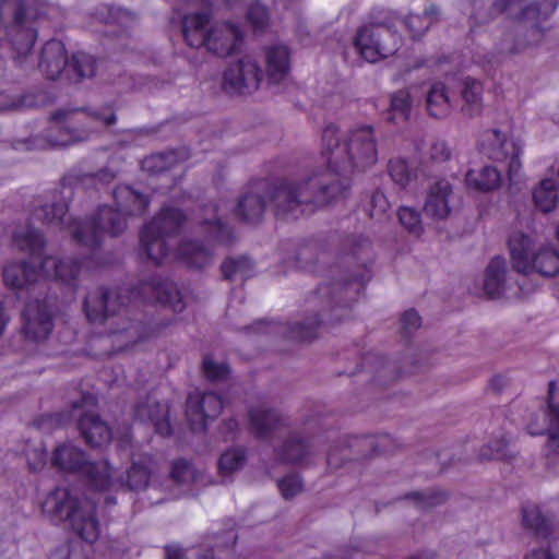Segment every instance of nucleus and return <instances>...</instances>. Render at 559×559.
<instances>
[{
	"label": "nucleus",
	"mask_w": 559,
	"mask_h": 559,
	"mask_svg": "<svg viewBox=\"0 0 559 559\" xmlns=\"http://www.w3.org/2000/svg\"><path fill=\"white\" fill-rule=\"evenodd\" d=\"M527 431L532 436L547 432V448L549 452L559 454V405L548 404V411L540 409L527 424Z\"/></svg>",
	"instance_id": "nucleus-23"
},
{
	"label": "nucleus",
	"mask_w": 559,
	"mask_h": 559,
	"mask_svg": "<svg viewBox=\"0 0 559 559\" xmlns=\"http://www.w3.org/2000/svg\"><path fill=\"white\" fill-rule=\"evenodd\" d=\"M269 203V182L255 180L238 197L235 215L247 224H258L262 221Z\"/></svg>",
	"instance_id": "nucleus-17"
},
{
	"label": "nucleus",
	"mask_w": 559,
	"mask_h": 559,
	"mask_svg": "<svg viewBox=\"0 0 559 559\" xmlns=\"http://www.w3.org/2000/svg\"><path fill=\"white\" fill-rule=\"evenodd\" d=\"M345 191V183L329 171H319L300 180L283 179L274 186L269 183L270 203L275 216L286 221L310 214Z\"/></svg>",
	"instance_id": "nucleus-4"
},
{
	"label": "nucleus",
	"mask_w": 559,
	"mask_h": 559,
	"mask_svg": "<svg viewBox=\"0 0 559 559\" xmlns=\"http://www.w3.org/2000/svg\"><path fill=\"white\" fill-rule=\"evenodd\" d=\"M202 227L207 234V238L218 242H229L231 239V230L229 226L215 217L213 219H204Z\"/></svg>",
	"instance_id": "nucleus-50"
},
{
	"label": "nucleus",
	"mask_w": 559,
	"mask_h": 559,
	"mask_svg": "<svg viewBox=\"0 0 559 559\" xmlns=\"http://www.w3.org/2000/svg\"><path fill=\"white\" fill-rule=\"evenodd\" d=\"M399 219L401 224L413 235L419 236L423 230L420 213L411 206H402L399 212Z\"/></svg>",
	"instance_id": "nucleus-51"
},
{
	"label": "nucleus",
	"mask_w": 559,
	"mask_h": 559,
	"mask_svg": "<svg viewBox=\"0 0 559 559\" xmlns=\"http://www.w3.org/2000/svg\"><path fill=\"white\" fill-rule=\"evenodd\" d=\"M247 460L246 449L235 447L226 450L218 459V472L222 476H227L242 468Z\"/></svg>",
	"instance_id": "nucleus-47"
},
{
	"label": "nucleus",
	"mask_w": 559,
	"mask_h": 559,
	"mask_svg": "<svg viewBox=\"0 0 559 559\" xmlns=\"http://www.w3.org/2000/svg\"><path fill=\"white\" fill-rule=\"evenodd\" d=\"M546 29L538 24H534L526 29L519 26L515 31L503 33L499 44L498 51L501 55L519 53L525 48L539 44L545 35Z\"/></svg>",
	"instance_id": "nucleus-24"
},
{
	"label": "nucleus",
	"mask_w": 559,
	"mask_h": 559,
	"mask_svg": "<svg viewBox=\"0 0 559 559\" xmlns=\"http://www.w3.org/2000/svg\"><path fill=\"white\" fill-rule=\"evenodd\" d=\"M296 264L302 270H311L317 261L316 248L311 245L302 246L298 249Z\"/></svg>",
	"instance_id": "nucleus-59"
},
{
	"label": "nucleus",
	"mask_w": 559,
	"mask_h": 559,
	"mask_svg": "<svg viewBox=\"0 0 559 559\" xmlns=\"http://www.w3.org/2000/svg\"><path fill=\"white\" fill-rule=\"evenodd\" d=\"M249 419L252 432L262 440L271 439L286 426L276 409L264 405L250 408Z\"/></svg>",
	"instance_id": "nucleus-27"
},
{
	"label": "nucleus",
	"mask_w": 559,
	"mask_h": 559,
	"mask_svg": "<svg viewBox=\"0 0 559 559\" xmlns=\"http://www.w3.org/2000/svg\"><path fill=\"white\" fill-rule=\"evenodd\" d=\"M489 142L486 154L492 160L502 162L509 159L508 177L510 181L518 176L522 164L520 156L523 153L522 144L513 139H507L498 129L486 133Z\"/></svg>",
	"instance_id": "nucleus-19"
},
{
	"label": "nucleus",
	"mask_w": 559,
	"mask_h": 559,
	"mask_svg": "<svg viewBox=\"0 0 559 559\" xmlns=\"http://www.w3.org/2000/svg\"><path fill=\"white\" fill-rule=\"evenodd\" d=\"M389 174L392 180L401 188L406 187L412 178V173L409 171L406 162L403 159L390 160Z\"/></svg>",
	"instance_id": "nucleus-55"
},
{
	"label": "nucleus",
	"mask_w": 559,
	"mask_h": 559,
	"mask_svg": "<svg viewBox=\"0 0 559 559\" xmlns=\"http://www.w3.org/2000/svg\"><path fill=\"white\" fill-rule=\"evenodd\" d=\"M262 75L258 62L246 56L225 69L222 87L230 95H250L259 88Z\"/></svg>",
	"instance_id": "nucleus-14"
},
{
	"label": "nucleus",
	"mask_w": 559,
	"mask_h": 559,
	"mask_svg": "<svg viewBox=\"0 0 559 559\" xmlns=\"http://www.w3.org/2000/svg\"><path fill=\"white\" fill-rule=\"evenodd\" d=\"M43 512L53 521L69 522L75 534L86 543L99 536L96 503L68 488H56L41 504Z\"/></svg>",
	"instance_id": "nucleus-6"
},
{
	"label": "nucleus",
	"mask_w": 559,
	"mask_h": 559,
	"mask_svg": "<svg viewBox=\"0 0 559 559\" xmlns=\"http://www.w3.org/2000/svg\"><path fill=\"white\" fill-rule=\"evenodd\" d=\"M45 95L40 93H27L19 97H9L0 94V111L22 110L43 105Z\"/></svg>",
	"instance_id": "nucleus-46"
},
{
	"label": "nucleus",
	"mask_w": 559,
	"mask_h": 559,
	"mask_svg": "<svg viewBox=\"0 0 559 559\" xmlns=\"http://www.w3.org/2000/svg\"><path fill=\"white\" fill-rule=\"evenodd\" d=\"M95 404V397L91 393H82L79 400H75L71 403L72 412L75 413L78 411H83L87 406H93Z\"/></svg>",
	"instance_id": "nucleus-63"
},
{
	"label": "nucleus",
	"mask_w": 559,
	"mask_h": 559,
	"mask_svg": "<svg viewBox=\"0 0 559 559\" xmlns=\"http://www.w3.org/2000/svg\"><path fill=\"white\" fill-rule=\"evenodd\" d=\"M170 475L176 484L185 485L194 479L195 473L188 461L180 459L173 463Z\"/></svg>",
	"instance_id": "nucleus-53"
},
{
	"label": "nucleus",
	"mask_w": 559,
	"mask_h": 559,
	"mask_svg": "<svg viewBox=\"0 0 559 559\" xmlns=\"http://www.w3.org/2000/svg\"><path fill=\"white\" fill-rule=\"evenodd\" d=\"M14 245L23 252L31 253L39 259L41 272L47 277H52L66 284H74L81 270V263L76 259H57L55 257H44L46 245L44 235L34 227H27L13 234Z\"/></svg>",
	"instance_id": "nucleus-10"
},
{
	"label": "nucleus",
	"mask_w": 559,
	"mask_h": 559,
	"mask_svg": "<svg viewBox=\"0 0 559 559\" xmlns=\"http://www.w3.org/2000/svg\"><path fill=\"white\" fill-rule=\"evenodd\" d=\"M136 299L158 302L174 312H181L186 305L175 283L157 275L141 280L134 288L97 287L91 290L83 302L87 320L93 324H104L112 319L110 334H122L127 343H136L153 336L156 328L134 317L133 304Z\"/></svg>",
	"instance_id": "nucleus-1"
},
{
	"label": "nucleus",
	"mask_w": 559,
	"mask_h": 559,
	"mask_svg": "<svg viewBox=\"0 0 559 559\" xmlns=\"http://www.w3.org/2000/svg\"><path fill=\"white\" fill-rule=\"evenodd\" d=\"M358 552L356 548H342L335 552H329L323 556L322 559H355V555Z\"/></svg>",
	"instance_id": "nucleus-64"
},
{
	"label": "nucleus",
	"mask_w": 559,
	"mask_h": 559,
	"mask_svg": "<svg viewBox=\"0 0 559 559\" xmlns=\"http://www.w3.org/2000/svg\"><path fill=\"white\" fill-rule=\"evenodd\" d=\"M289 72V51L286 46H273L266 51V79L271 84L281 83Z\"/></svg>",
	"instance_id": "nucleus-34"
},
{
	"label": "nucleus",
	"mask_w": 559,
	"mask_h": 559,
	"mask_svg": "<svg viewBox=\"0 0 559 559\" xmlns=\"http://www.w3.org/2000/svg\"><path fill=\"white\" fill-rule=\"evenodd\" d=\"M525 559H559V537L550 542L548 549L533 550Z\"/></svg>",
	"instance_id": "nucleus-61"
},
{
	"label": "nucleus",
	"mask_w": 559,
	"mask_h": 559,
	"mask_svg": "<svg viewBox=\"0 0 559 559\" xmlns=\"http://www.w3.org/2000/svg\"><path fill=\"white\" fill-rule=\"evenodd\" d=\"M450 156L447 144L442 141L433 142L430 146V157L437 162H443Z\"/></svg>",
	"instance_id": "nucleus-62"
},
{
	"label": "nucleus",
	"mask_w": 559,
	"mask_h": 559,
	"mask_svg": "<svg viewBox=\"0 0 559 559\" xmlns=\"http://www.w3.org/2000/svg\"><path fill=\"white\" fill-rule=\"evenodd\" d=\"M81 111V109L66 110L58 109L51 114V120L56 126L50 127L44 135H35L27 140H17L13 146L15 150L24 147L25 150H45L48 147L68 146L78 142L86 141L90 136L91 130L78 129L75 127L61 126L60 123L67 122L70 115ZM86 111L90 117L95 120L102 121L105 126L109 127L117 122V116L110 107L99 110L82 109Z\"/></svg>",
	"instance_id": "nucleus-7"
},
{
	"label": "nucleus",
	"mask_w": 559,
	"mask_h": 559,
	"mask_svg": "<svg viewBox=\"0 0 559 559\" xmlns=\"http://www.w3.org/2000/svg\"><path fill=\"white\" fill-rule=\"evenodd\" d=\"M134 416L143 423H151L155 431L160 436L171 435V427L168 420V407L159 403L152 395L140 400L134 405Z\"/></svg>",
	"instance_id": "nucleus-25"
},
{
	"label": "nucleus",
	"mask_w": 559,
	"mask_h": 559,
	"mask_svg": "<svg viewBox=\"0 0 559 559\" xmlns=\"http://www.w3.org/2000/svg\"><path fill=\"white\" fill-rule=\"evenodd\" d=\"M96 72V59L83 51L74 53L68 62L66 74L76 82L92 78Z\"/></svg>",
	"instance_id": "nucleus-42"
},
{
	"label": "nucleus",
	"mask_w": 559,
	"mask_h": 559,
	"mask_svg": "<svg viewBox=\"0 0 559 559\" xmlns=\"http://www.w3.org/2000/svg\"><path fill=\"white\" fill-rule=\"evenodd\" d=\"M440 17V9L436 4H430L423 14H408L404 19V24L413 38L421 37L432 24Z\"/></svg>",
	"instance_id": "nucleus-39"
},
{
	"label": "nucleus",
	"mask_w": 559,
	"mask_h": 559,
	"mask_svg": "<svg viewBox=\"0 0 559 559\" xmlns=\"http://www.w3.org/2000/svg\"><path fill=\"white\" fill-rule=\"evenodd\" d=\"M512 456L509 449V441L504 438L493 440L492 442L484 445L479 451V459L481 461L491 460H507Z\"/></svg>",
	"instance_id": "nucleus-49"
},
{
	"label": "nucleus",
	"mask_w": 559,
	"mask_h": 559,
	"mask_svg": "<svg viewBox=\"0 0 559 559\" xmlns=\"http://www.w3.org/2000/svg\"><path fill=\"white\" fill-rule=\"evenodd\" d=\"M350 254L357 262L356 269L340 280L320 285L305 300L307 317L287 326V337L309 342L317 337L319 326L325 322L341 321L347 309L371 278V242L364 236L350 239Z\"/></svg>",
	"instance_id": "nucleus-3"
},
{
	"label": "nucleus",
	"mask_w": 559,
	"mask_h": 559,
	"mask_svg": "<svg viewBox=\"0 0 559 559\" xmlns=\"http://www.w3.org/2000/svg\"><path fill=\"white\" fill-rule=\"evenodd\" d=\"M378 452L376 438L372 436L348 437L328 452V465L338 468L346 460H360Z\"/></svg>",
	"instance_id": "nucleus-21"
},
{
	"label": "nucleus",
	"mask_w": 559,
	"mask_h": 559,
	"mask_svg": "<svg viewBox=\"0 0 559 559\" xmlns=\"http://www.w3.org/2000/svg\"><path fill=\"white\" fill-rule=\"evenodd\" d=\"M402 45V37L389 16L371 15L369 23L357 29L354 46L368 62H377L394 55Z\"/></svg>",
	"instance_id": "nucleus-9"
},
{
	"label": "nucleus",
	"mask_w": 559,
	"mask_h": 559,
	"mask_svg": "<svg viewBox=\"0 0 559 559\" xmlns=\"http://www.w3.org/2000/svg\"><path fill=\"white\" fill-rule=\"evenodd\" d=\"M523 0H495L493 9L499 13H506L509 17L522 23L540 25L548 20L558 8L557 0L533 1L522 4Z\"/></svg>",
	"instance_id": "nucleus-16"
},
{
	"label": "nucleus",
	"mask_w": 559,
	"mask_h": 559,
	"mask_svg": "<svg viewBox=\"0 0 559 559\" xmlns=\"http://www.w3.org/2000/svg\"><path fill=\"white\" fill-rule=\"evenodd\" d=\"M468 187L487 192L496 190L501 185V174L492 166H485L480 170H468L465 175Z\"/></svg>",
	"instance_id": "nucleus-38"
},
{
	"label": "nucleus",
	"mask_w": 559,
	"mask_h": 559,
	"mask_svg": "<svg viewBox=\"0 0 559 559\" xmlns=\"http://www.w3.org/2000/svg\"><path fill=\"white\" fill-rule=\"evenodd\" d=\"M35 17V10L25 0H1L0 2V21L11 37L19 57H25L36 41Z\"/></svg>",
	"instance_id": "nucleus-12"
},
{
	"label": "nucleus",
	"mask_w": 559,
	"mask_h": 559,
	"mask_svg": "<svg viewBox=\"0 0 559 559\" xmlns=\"http://www.w3.org/2000/svg\"><path fill=\"white\" fill-rule=\"evenodd\" d=\"M152 459L148 455H142L138 461H132L126 475L121 476L120 486L130 491H142L150 483L152 474Z\"/></svg>",
	"instance_id": "nucleus-32"
},
{
	"label": "nucleus",
	"mask_w": 559,
	"mask_h": 559,
	"mask_svg": "<svg viewBox=\"0 0 559 559\" xmlns=\"http://www.w3.org/2000/svg\"><path fill=\"white\" fill-rule=\"evenodd\" d=\"M533 201L540 212H552L558 204V183L551 178H545L533 189Z\"/></svg>",
	"instance_id": "nucleus-37"
},
{
	"label": "nucleus",
	"mask_w": 559,
	"mask_h": 559,
	"mask_svg": "<svg viewBox=\"0 0 559 559\" xmlns=\"http://www.w3.org/2000/svg\"><path fill=\"white\" fill-rule=\"evenodd\" d=\"M316 453L313 439L298 431L288 433L282 444L274 448L275 459L292 465H308Z\"/></svg>",
	"instance_id": "nucleus-20"
},
{
	"label": "nucleus",
	"mask_w": 559,
	"mask_h": 559,
	"mask_svg": "<svg viewBox=\"0 0 559 559\" xmlns=\"http://www.w3.org/2000/svg\"><path fill=\"white\" fill-rule=\"evenodd\" d=\"M450 107L447 86L441 82L433 83L427 93L429 115L435 118H444L449 115Z\"/></svg>",
	"instance_id": "nucleus-41"
},
{
	"label": "nucleus",
	"mask_w": 559,
	"mask_h": 559,
	"mask_svg": "<svg viewBox=\"0 0 559 559\" xmlns=\"http://www.w3.org/2000/svg\"><path fill=\"white\" fill-rule=\"evenodd\" d=\"M72 195L70 188L53 190L48 200L37 206L33 218L44 224L68 229L73 240L91 251L97 249L105 234L116 237L127 227L126 215H142L147 210L150 200L129 186H119L114 190L116 209L99 206L90 218L78 222L68 217V202Z\"/></svg>",
	"instance_id": "nucleus-2"
},
{
	"label": "nucleus",
	"mask_w": 559,
	"mask_h": 559,
	"mask_svg": "<svg viewBox=\"0 0 559 559\" xmlns=\"http://www.w3.org/2000/svg\"><path fill=\"white\" fill-rule=\"evenodd\" d=\"M506 261L501 257H495L485 271L484 292L490 299L500 298L506 292Z\"/></svg>",
	"instance_id": "nucleus-33"
},
{
	"label": "nucleus",
	"mask_w": 559,
	"mask_h": 559,
	"mask_svg": "<svg viewBox=\"0 0 559 559\" xmlns=\"http://www.w3.org/2000/svg\"><path fill=\"white\" fill-rule=\"evenodd\" d=\"M522 515L523 525L536 536L546 538L550 535L552 528L551 520L544 515L537 506H524L522 508Z\"/></svg>",
	"instance_id": "nucleus-40"
},
{
	"label": "nucleus",
	"mask_w": 559,
	"mask_h": 559,
	"mask_svg": "<svg viewBox=\"0 0 559 559\" xmlns=\"http://www.w3.org/2000/svg\"><path fill=\"white\" fill-rule=\"evenodd\" d=\"M178 162L175 151L152 154L143 159L142 167L150 174L164 173L176 165Z\"/></svg>",
	"instance_id": "nucleus-48"
},
{
	"label": "nucleus",
	"mask_w": 559,
	"mask_h": 559,
	"mask_svg": "<svg viewBox=\"0 0 559 559\" xmlns=\"http://www.w3.org/2000/svg\"><path fill=\"white\" fill-rule=\"evenodd\" d=\"M68 62L63 43L50 39L41 49L38 67L47 79L56 80L67 70Z\"/></svg>",
	"instance_id": "nucleus-29"
},
{
	"label": "nucleus",
	"mask_w": 559,
	"mask_h": 559,
	"mask_svg": "<svg viewBox=\"0 0 559 559\" xmlns=\"http://www.w3.org/2000/svg\"><path fill=\"white\" fill-rule=\"evenodd\" d=\"M483 86L479 81L466 78L463 81L462 97L466 105L462 107V111L468 117H473L480 111Z\"/></svg>",
	"instance_id": "nucleus-45"
},
{
	"label": "nucleus",
	"mask_w": 559,
	"mask_h": 559,
	"mask_svg": "<svg viewBox=\"0 0 559 559\" xmlns=\"http://www.w3.org/2000/svg\"><path fill=\"white\" fill-rule=\"evenodd\" d=\"M284 499L288 500L302 491V479L298 474H289L277 483Z\"/></svg>",
	"instance_id": "nucleus-54"
},
{
	"label": "nucleus",
	"mask_w": 559,
	"mask_h": 559,
	"mask_svg": "<svg viewBox=\"0 0 559 559\" xmlns=\"http://www.w3.org/2000/svg\"><path fill=\"white\" fill-rule=\"evenodd\" d=\"M223 277L227 281H245L253 274V263L247 257L228 258L221 265Z\"/></svg>",
	"instance_id": "nucleus-44"
},
{
	"label": "nucleus",
	"mask_w": 559,
	"mask_h": 559,
	"mask_svg": "<svg viewBox=\"0 0 559 559\" xmlns=\"http://www.w3.org/2000/svg\"><path fill=\"white\" fill-rule=\"evenodd\" d=\"M452 194V186L448 180L441 179L433 182L427 192L424 204L425 214L436 221L445 219L451 212L449 197Z\"/></svg>",
	"instance_id": "nucleus-28"
},
{
	"label": "nucleus",
	"mask_w": 559,
	"mask_h": 559,
	"mask_svg": "<svg viewBox=\"0 0 559 559\" xmlns=\"http://www.w3.org/2000/svg\"><path fill=\"white\" fill-rule=\"evenodd\" d=\"M224 403L214 392L190 393L186 402V416L192 431H205L209 423L222 413Z\"/></svg>",
	"instance_id": "nucleus-15"
},
{
	"label": "nucleus",
	"mask_w": 559,
	"mask_h": 559,
	"mask_svg": "<svg viewBox=\"0 0 559 559\" xmlns=\"http://www.w3.org/2000/svg\"><path fill=\"white\" fill-rule=\"evenodd\" d=\"M509 249L512 267L518 273H538L545 277L559 273V251L554 247L543 246L535 250L530 236L514 233L509 238Z\"/></svg>",
	"instance_id": "nucleus-8"
},
{
	"label": "nucleus",
	"mask_w": 559,
	"mask_h": 559,
	"mask_svg": "<svg viewBox=\"0 0 559 559\" xmlns=\"http://www.w3.org/2000/svg\"><path fill=\"white\" fill-rule=\"evenodd\" d=\"M203 372L210 381L225 380L229 373V368L225 364H217L211 357L206 356L203 359Z\"/></svg>",
	"instance_id": "nucleus-57"
},
{
	"label": "nucleus",
	"mask_w": 559,
	"mask_h": 559,
	"mask_svg": "<svg viewBox=\"0 0 559 559\" xmlns=\"http://www.w3.org/2000/svg\"><path fill=\"white\" fill-rule=\"evenodd\" d=\"M406 499L416 501L421 507H432L445 499V493L438 490L413 491L405 496Z\"/></svg>",
	"instance_id": "nucleus-56"
},
{
	"label": "nucleus",
	"mask_w": 559,
	"mask_h": 559,
	"mask_svg": "<svg viewBox=\"0 0 559 559\" xmlns=\"http://www.w3.org/2000/svg\"><path fill=\"white\" fill-rule=\"evenodd\" d=\"M361 368L373 374V381L386 385L397 378L395 367L384 357L368 353L361 358Z\"/></svg>",
	"instance_id": "nucleus-36"
},
{
	"label": "nucleus",
	"mask_w": 559,
	"mask_h": 559,
	"mask_svg": "<svg viewBox=\"0 0 559 559\" xmlns=\"http://www.w3.org/2000/svg\"><path fill=\"white\" fill-rule=\"evenodd\" d=\"M28 254V261L13 262L3 269V281L8 286L23 288L37 281L41 272L39 259Z\"/></svg>",
	"instance_id": "nucleus-30"
},
{
	"label": "nucleus",
	"mask_w": 559,
	"mask_h": 559,
	"mask_svg": "<svg viewBox=\"0 0 559 559\" xmlns=\"http://www.w3.org/2000/svg\"><path fill=\"white\" fill-rule=\"evenodd\" d=\"M186 216L176 207H164L144 226L140 234L142 250L155 264H160L169 253L168 238L179 234Z\"/></svg>",
	"instance_id": "nucleus-11"
},
{
	"label": "nucleus",
	"mask_w": 559,
	"mask_h": 559,
	"mask_svg": "<svg viewBox=\"0 0 559 559\" xmlns=\"http://www.w3.org/2000/svg\"><path fill=\"white\" fill-rule=\"evenodd\" d=\"M25 338L40 342L48 337L53 328L52 313L46 300L28 301L22 312Z\"/></svg>",
	"instance_id": "nucleus-18"
},
{
	"label": "nucleus",
	"mask_w": 559,
	"mask_h": 559,
	"mask_svg": "<svg viewBox=\"0 0 559 559\" xmlns=\"http://www.w3.org/2000/svg\"><path fill=\"white\" fill-rule=\"evenodd\" d=\"M413 98L408 88H402L394 92L390 98V108L388 121H406L412 110Z\"/></svg>",
	"instance_id": "nucleus-43"
},
{
	"label": "nucleus",
	"mask_w": 559,
	"mask_h": 559,
	"mask_svg": "<svg viewBox=\"0 0 559 559\" xmlns=\"http://www.w3.org/2000/svg\"><path fill=\"white\" fill-rule=\"evenodd\" d=\"M390 210V202L385 194L379 190L374 191L369 202V216L376 221H383Z\"/></svg>",
	"instance_id": "nucleus-52"
},
{
	"label": "nucleus",
	"mask_w": 559,
	"mask_h": 559,
	"mask_svg": "<svg viewBox=\"0 0 559 559\" xmlns=\"http://www.w3.org/2000/svg\"><path fill=\"white\" fill-rule=\"evenodd\" d=\"M211 14L209 12H198L188 14L182 20V35L192 48L205 46Z\"/></svg>",
	"instance_id": "nucleus-31"
},
{
	"label": "nucleus",
	"mask_w": 559,
	"mask_h": 559,
	"mask_svg": "<svg viewBox=\"0 0 559 559\" xmlns=\"http://www.w3.org/2000/svg\"><path fill=\"white\" fill-rule=\"evenodd\" d=\"M242 39V33L236 24L219 23L207 32L204 47L217 57H227L240 48Z\"/></svg>",
	"instance_id": "nucleus-22"
},
{
	"label": "nucleus",
	"mask_w": 559,
	"mask_h": 559,
	"mask_svg": "<svg viewBox=\"0 0 559 559\" xmlns=\"http://www.w3.org/2000/svg\"><path fill=\"white\" fill-rule=\"evenodd\" d=\"M322 154L326 157L329 168L342 180L346 189L349 187L347 177L355 170H365L377 162V143L372 126L352 129L341 140L338 129L334 124L326 126L322 131Z\"/></svg>",
	"instance_id": "nucleus-5"
},
{
	"label": "nucleus",
	"mask_w": 559,
	"mask_h": 559,
	"mask_svg": "<svg viewBox=\"0 0 559 559\" xmlns=\"http://www.w3.org/2000/svg\"><path fill=\"white\" fill-rule=\"evenodd\" d=\"M247 19L254 29H262L269 21L267 10L260 3H253L248 9Z\"/></svg>",
	"instance_id": "nucleus-58"
},
{
	"label": "nucleus",
	"mask_w": 559,
	"mask_h": 559,
	"mask_svg": "<svg viewBox=\"0 0 559 559\" xmlns=\"http://www.w3.org/2000/svg\"><path fill=\"white\" fill-rule=\"evenodd\" d=\"M178 253L183 263L193 269H204L213 261L212 250L199 240L182 241Z\"/></svg>",
	"instance_id": "nucleus-35"
},
{
	"label": "nucleus",
	"mask_w": 559,
	"mask_h": 559,
	"mask_svg": "<svg viewBox=\"0 0 559 559\" xmlns=\"http://www.w3.org/2000/svg\"><path fill=\"white\" fill-rule=\"evenodd\" d=\"M76 427L85 443L92 448H102L112 438L108 424L94 413L80 414Z\"/></svg>",
	"instance_id": "nucleus-26"
},
{
	"label": "nucleus",
	"mask_w": 559,
	"mask_h": 559,
	"mask_svg": "<svg viewBox=\"0 0 559 559\" xmlns=\"http://www.w3.org/2000/svg\"><path fill=\"white\" fill-rule=\"evenodd\" d=\"M51 463L63 471L79 473L97 490L106 489L111 479V466L108 461L90 462L85 453L71 443L57 447Z\"/></svg>",
	"instance_id": "nucleus-13"
},
{
	"label": "nucleus",
	"mask_w": 559,
	"mask_h": 559,
	"mask_svg": "<svg viewBox=\"0 0 559 559\" xmlns=\"http://www.w3.org/2000/svg\"><path fill=\"white\" fill-rule=\"evenodd\" d=\"M401 332L404 337H408L413 331L420 326V317L413 310H406L401 317Z\"/></svg>",
	"instance_id": "nucleus-60"
}]
</instances>
